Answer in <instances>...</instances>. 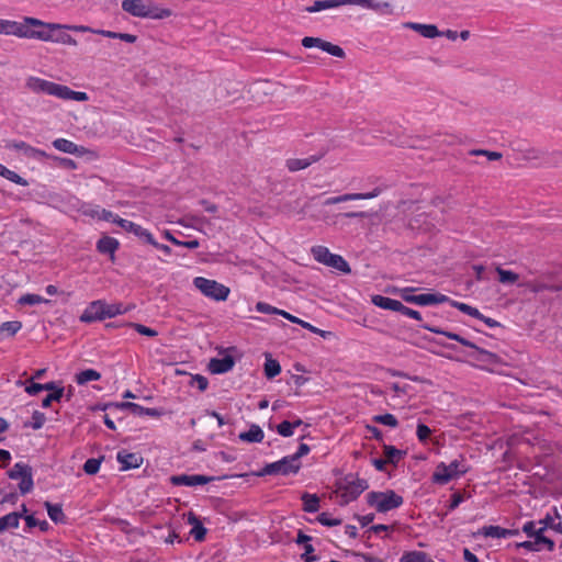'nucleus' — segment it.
Returning <instances> with one entry per match:
<instances>
[{
	"label": "nucleus",
	"instance_id": "nucleus-31",
	"mask_svg": "<svg viewBox=\"0 0 562 562\" xmlns=\"http://www.w3.org/2000/svg\"><path fill=\"white\" fill-rule=\"evenodd\" d=\"M45 508L47 509V514L49 518L55 524H65L66 522V515L63 512L60 504H52L50 502L44 503Z\"/></svg>",
	"mask_w": 562,
	"mask_h": 562
},
{
	"label": "nucleus",
	"instance_id": "nucleus-14",
	"mask_svg": "<svg viewBox=\"0 0 562 562\" xmlns=\"http://www.w3.org/2000/svg\"><path fill=\"white\" fill-rule=\"evenodd\" d=\"M387 189V186L382 183L376 186L372 191L366 192V193H346L337 196L328 198L324 205H333L338 204L341 202L347 201H355V200H369L379 196L383 191Z\"/></svg>",
	"mask_w": 562,
	"mask_h": 562
},
{
	"label": "nucleus",
	"instance_id": "nucleus-57",
	"mask_svg": "<svg viewBox=\"0 0 562 562\" xmlns=\"http://www.w3.org/2000/svg\"><path fill=\"white\" fill-rule=\"evenodd\" d=\"M190 385H191V386L196 385V387H198L201 392H203V391H205V390L207 389V386H209V380H207L205 376L201 375V374H195V375H192V376H191Z\"/></svg>",
	"mask_w": 562,
	"mask_h": 562
},
{
	"label": "nucleus",
	"instance_id": "nucleus-4",
	"mask_svg": "<svg viewBox=\"0 0 562 562\" xmlns=\"http://www.w3.org/2000/svg\"><path fill=\"white\" fill-rule=\"evenodd\" d=\"M337 492L340 493V506L348 505L350 502L356 501L366 490L369 488V483L366 479H360L357 474L349 473L336 482Z\"/></svg>",
	"mask_w": 562,
	"mask_h": 562
},
{
	"label": "nucleus",
	"instance_id": "nucleus-10",
	"mask_svg": "<svg viewBox=\"0 0 562 562\" xmlns=\"http://www.w3.org/2000/svg\"><path fill=\"white\" fill-rule=\"evenodd\" d=\"M7 475L11 480H20L19 490L22 495L32 492L34 487L32 467L24 462H16Z\"/></svg>",
	"mask_w": 562,
	"mask_h": 562
},
{
	"label": "nucleus",
	"instance_id": "nucleus-55",
	"mask_svg": "<svg viewBox=\"0 0 562 562\" xmlns=\"http://www.w3.org/2000/svg\"><path fill=\"white\" fill-rule=\"evenodd\" d=\"M256 311L259 312V313H262V314H274V315H280L281 311L282 310H279L266 302H258L256 304Z\"/></svg>",
	"mask_w": 562,
	"mask_h": 562
},
{
	"label": "nucleus",
	"instance_id": "nucleus-17",
	"mask_svg": "<svg viewBox=\"0 0 562 562\" xmlns=\"http://www.w3.org/2000/svg\"><path fill=\"white\" fill-rule=\"evenodd\" d=\"M214 476L202 474H179L170 476L169 481L175 486H196L204 485L214 481Z\"/></svg>",
	"mask_w": 562,
	"mask_h": 562
},
{
	"label": "nucleus",
	"instance_id": "nucleus-28",
	"mask_svg": "<svg viewBox=\"0 0 562 562\" xmlns=\"http://www.w3.org/2000/svg\"><path fill=\"white\" fill-rule=\"evenodd\" d=\"M53 146L63 153L71 154V155H81L85 151L82 146H78L71 140L66 138H57L53 142Z\"/></svg>",
	"mask_w": 562,
	"mask_h": 562
},
{
	"label": "nucleus",
	"instance_id": "nucleus-9",
	"mask_svg": "<svg viewBox=\"0 0 562 562\" xmlns=\"http://www.w3.org/2000/svg\"><path fill=\"white\" fill-rule=\"evenodd\" d=\"M313 257L316 261L331 267L340 272L350 273L351 269L349 263L340 256L331 254L325 246H314L312 248Z\"/></svg>",
	"mask_w": 562,
	"mask_h": 562
},
{
	"label": "nucleus",
	"instance_id": "nucleus-1",
	"mask_svg": "<svg viewBox=\"0 0 562 562\" xmlns=\"http://www.w3.org/2000/svg\"><path fill=\"white\" fill-rule=\"evenodd\" d=\"M26 22L35 27L34 38L36 40L72 46L77 45V41L65 32V30H68V25L47 23L38 19H27Z\"/></svg>",
	"mask_w": 562,
	"mask_h": 562
},
{
	"label": "nucleus",
	"instance_id": "nucleus-60",
	"mask_svg": "<svg viewBox=\"0 0 562 562\" xmlns=\"http://www.w3.org/2000/svg\"><path fill=\"white\" fill-rule=\"evenodd\" d=\"M537 524L538 522H536L533 520H529V521L525 522L521 528L522 532H525L527 535V537L535 539L538 533Z\"/></svg>",
	"mask_w": 562,
	"mask_h": 562
},
{
	"label": "nucleus",
	"instance_id": "nucleus-5",
	"mask_svg": "<svg viewBox=\"0 0 562 562\" xmlns=\"http://www.w3.org/2000/svg\"><path fill=\"white\" fill-rule=\"evenodd\" d=\"M469 471L465 458L460 454L459 459L452 460L449 464L440 462L432 474V482L436 484H447L451 480L457 479Z\"/></svg>",
	"mask_w": 562,
	"mask_h": 562
},
{
	"label": "nucleus",
	"instance_id": "nucleus-47",
	"mask_svg": "<svg viewBox=\"0 0 562 562\" xmlns=\"http://www.w3.org/2000/svg\"><path fill=\"white\" fill-rule=\"evenodd\" d=\"M25 524L27 528L38 527L41 531H47L49 529V524L46 520H38L34 517V515H29L24 517Z\"/></svg>",
	"mask_w": 562,
	"mask_h": 562
},
{
	"label": "nucleus",
	"instance_id": "nucleus-6",
	"mask_svg": "<svg viewBox=\"0 0 562 562\" xmlns=\"http://www.w3.org/2000/svg\"><path fill=\"white\" fill-rule=\"evenodd\" d=\"M366 498L367 504L374 507L378 513H387L401 507L404 503L403 497L393 490H386L384 492L372 491L367 494Z\"/></svg>",
	"mask_w": 562,
	"mask_h": 562
},
{
	"label": "nucleus",
	"instance_id": "nucleus-19",
	"mask_svg": "<svg viewBox=\"0 0 562 562\" xmlns=\"http://www.w3.org/2000/svg\"><path fill=\"white\" fill-rule=\"evenodd\" d=\"M116 459L121 464L122 471L137 469L143 463V457L139 453L134 452L119 451Z\"/></svg>",
	"mask_w": 562,
	"mask_h": 562
},
{
	"label": "nucleus",
	"instance_id": "nucleus-22",
	"mask_svg": "<svg viewBox=\"0 0 562 562\" xmlns=\"http://www.w3.org/2000/svg\"><path fill=\"white\" fill-rule=\"evenodd\" d=\"M484 537L491 538H509L519 535L518 529H506L499 526H484L480 531Z\"/></svg>",
	"mask_w": 562,
	"mask_h": 562
},
{
	"label": "nucleus",
	"instance_id": "nucleus-43",
	"mask_svg": "<svg viewBox=\"0 0 562 562\" xmlns=\"http://www.w3.org/2000/svg\"><path fill=\"white\" fill-rule=\"evenodd\" d=\"M450 302L453 307L458 308L460 312H462L467 315H470L475 318L482 317V313L476 307H473L471 305H468L465 303L458 302V301H450Z\"/></svg>",
	"mask_w": 562,
	"mask_h": 562
},
{
	"label": "nucleus",
	"instance_id": "nucleus-64",
	"mask_svg": "<svg viewBox=\"0 0 562 562\" xmlns=\"http://www.w3.org/2000/svg\"><path fill=\"white\" fill-rule=\"evenodd\" d=\"M314 552V547L312 544L304 546V553L301 555V559L304 562H314L317 558L312 555Z\"/></svg>",
	"mask_w": 562,
	"mask_h": 562
},
{
	"label": "nucleus",
	"instance_id": "nucleus-61",
	"mask_svg": "<svg viewBox=\"0 0 562 562\" xmlns=\"http://www.w3.org/2000/svg\"><path fill=\"white\" fill-rule=\"evenodd\" d=\"M390 527L387 525L379 524L371 526L368 530H366L362 535V538L369 540L371 538V533H380L382 531H387Z\"/></svg>",
	"mask_w": 562,
	"mask_h": 562
},
{
	"label": "nucleus",
	"instance_id": "nucleus-63",
	"mask_svg": "<svg viewBox=\"0 0 562 562\" xmlns=\"http://www.w3.org/2000/svg\"><path fill=\"white\" fill-rule=\"evenodd\" d=\"M463 495L459 492L453 493L450 497V503L448 505V510H454L462 502Z\"/></svg>",
	"mask_w": 562,
	"mask_h": 562
},
{
	"label": "nucleus",
	"instance_id": "nucleus-26",
	"mask_svg": "<svg viewBox=\"0 0 562 562\" xmlns=\"http://www.w3.org/2000/svg\"><path fill=\"white\" fill-rule=\"evenodd\" d=\"M325 153H321L318 155H312L308 158L299 159L292 158L286 160V167L290 171L295 172L302 169L307 168L312 164L321 160L324 157Z\"/></svg>",
	"mask_w": 562,
	"mask_h": 562
},
{
	"label": "nucleus",
	"instance_id": "nucleus-52",
	"mask_svg": "<svg viewBox=\"0 0 562 562\" xmlns=\"http://www.w3.org/2000/svg\"><path fill=\"white\" fill-rule=\"evenodd\" d=\"M316 520L319 524H322L323 526H326V527H335V526H339L341 524V519H339V518H330L327 513H321L316 517Z\"/></svg>",
	"mask_w": 562,
	"mask_h": 562
},
{
	"label": "nucleus",
	"instance_id": "nucleus-41",
	"mask_svg": "<svg viewBox=\"0 0 562 562\" xmlns=\"http://www.w3.org/2000/svg\"><path fill=\"white\" fill-rule=\"evenodd\" d=\"M535 540L538 547L541 548V546H543L549 552H552L555 548L554 541L544 536V528H538V533Z\"/></svg>",
	"mask_w": 562,
	"mask_h": 562
},
{
	"label": "nucleus",
	"instance_id": "nucleus-21",
	"mask_svg": "<svg viewBox=\"0 0 562 562\" xmlns=\"http://www.w3.org/2000/svg\"><path fill=\"white\" fill-rule=\"evenodd\" d=\"M95 248L100 254L109 255L111 260H114L115 251L120 248V243L114 237L103 236L97 241Z\"/></svg>",
	"mask_w": 562,
	"mask_h": 562
},
{
	"label": "nucleus",
	"instance_id": "nucleus-59",
	"mask_svg": "<svg viewBox=\"0 0 562 562\" xmlns=\"http://www.w3.org/2000/svg\"><path fill=\"white\" fill-rule=\"evenodd\" d=\"M416 435L419 441L425 442L429 439L431 430L427 425L419 423L417 425Z\"/></svg>",
	"mask_w": 562,
	"mask_h": 562
},
{
	"label": "nucleus",
	"instance_id": "nucleus-20",
	"mask_svg": "<svg viewBox=\"0 0 562 562\" xmlns=\"http://www.w3.org/2000/svg\"><path fill=\"white\" fill-rule=\"evenodd\" d=\"M234 364V358L228 355L223 358H212L209 363V370L213 374H223L232 370Z\"/></svg>",
	"mask_w": 562,
	"mask_h": 562
},
{
	"label": "nucleus",
	"instance_id": "nucleus-44",
	"mask_svg": "<svg viewBox=\"0 0 562 562\" xmlns=\"http://www.w3.org/2000/svg\"><path fill=\"white\" fill-rule=\"evenodd\" d=\"M373 422L392 427V428H395L398 426L397 418L393 414H390V413L373 416Z\"/></svg>",
	"mask_w": 562,
	"mask_h": 562
},
{
	"label": "nucleus",
	"instance_id": "nucleus-50",
	"mask_svg": "<svg viewBox=\"0 0 562 562\" xmlns=\"http://www.w3.org/2000/svg\"><path fill=\"white\" fill-rule=\"evenodd\" d=\"M65 396V390H55V392L49 393L42 401V407L47 408L52 405L53 402H60V400Z\"/></svg>",
	"mask_w": 562,
	"mask_h": 562
},
{
	"label": "nucleus",
	"instance_id": "nucleus-7",
	"mask_svg": "<svg viewBox=\"0 0 562 562\" xmlns=\"http://www.w3.org/2000/svg\"><path fill=\"white\" fill-rule=\"evenodd\" d=\"M25 85L35 93H45L63 100H70L71 89L67 86L55 83L38 77H29Z\"/></svg>",
	"mask_w": 562,
	"mask_h": 562
},
{
	"label": "nucleus",
	"instance_id": "nucleus-38",
	"mask_svg": "<svg viewBox=\"0 0 562 562\" xmlns=\"http://www.w3.org/2000/svg\"><path fill=\"white\" fill-rule=\"evenodd\" d=\"M263 371L267 379H273L281 372V366L278 360L267 357Z\"/></svg>",
	"mask_w": 562,
	"mask_h": 562
},
{
	"label": "nucleus",
	"instance_id": "nucleus-49",
	"mask_svg": "<svg viewBox=\"0 0 562 562\" xmlns=\"http://www.w3.org/2000/svg\"><path fill=\"white\" fill-rule=\"evenodd\" d=\"M45 422H46L45 414L40 411H34L32 414V422L30 424H25V426H30L34 430H37L44 426Z\"/></svg>",
	"mask_w": 562,
	"mask_h": 562
},
{
	"label": "nucleus",
	"instance_id": "nucleus-16",
	"mask_svg": "<svg viewBox=\"0 0 562 562\" xmlns=\"http://www.w3.org/2000/svg\"><path fill=\"white\" fill-rule=\"evenodd\" d=\"M113 223L117 224L124 231L134 234L142 241L146 244L153 243V234L140 225L120 216H115V218H113Z\"/></svg>",
	"mask_w": 562,
	"mask_h": 562
},
{
	"label": "nucleus",
	"instance_id": "nucleus-18",
	"mask_svg": "<svg viewBox=\"0 0 562 562\" xmlns=\"http://www.w3.org/2000/svg\"><path fill=\"white\" fill-rule=\"evenodd\" d=\"M7 149L22 150L24 156L31 159L41 160L47 158L48 155L38 148H35L23 140H9L5 144Z\"/></svg>",
	"mask_w": 562,
	"mask_h": 562
},
{
	"label": "nucleus",
	"instance_id": "nucleus-40",
	"mask_svg": "<svg viewBox=\"0 0 562 562\" xmlns=\"http://www.w3.org/2000/svg\"><path fill=\"white\" fill-rule=\"evenodd\" d=\"M164 237L171 241L172 244L177 245V246H182V247H186L188 249H196L199 246H200V243L198 239H191V240H187V241H182V239H177L176 237H173V235L166 231L164 233Z\"/></svg>",
	"mask_w": 562,
	"mask_h": 562
},
{
	"label": "nucleus",
	"instance_id": "nucleus-42",
	"mask_svg": "<svg viewBox=\"0 0 562 562\" xmlns=\"http://www.w3.org/2000/svg\"><path fill=\"white\" fill-rule=\"evenodd\" d=\"M496 271L498 273V280L503 284H514L519 279V276L510 270H504L497 267Z\"/></svg>",
	"mask_w": 562,
	"mask_h": 562
},
{
	"label": "nucleus",
	"instance_id": "nucleus-15",
	"mask_svg": "<svg viewBox=\"0 0 562 562\" xmlns=\"http://www.w3.org/2000/svg\"><path fill=\"white\" fill-rule=\"evenodd\" d=\"M302 46L305 48L317 47L338 58H345L346 56L345 50L340 46L331 44L330 42L324 41L319 37L305 36L302 40Z\"/></svg>",
	"mask_w": 562,
	"mask_h": 562
},
{
	"label": "nucleus",
	"instance_id": "nucleus-29",
	"mask_svg": "<svg viewBox=\"0 0 562 562\" xmlns=\"http://www.w3.org/2000/svg\"><path fill=\"white\" fill-rule=\"evenodd\" d=\"M371 302L375 306L383 308V310L398 312V310L402 308V302L391 299V297H387V296L379 295V294L373 295Z\"/></svg>",
	"mask_w": 562,
	"mask_h": 562
},
{
	"label": "nucleus",
	"instance_id": "nucleus-36",
	"mask_svg": "<svg viewBox=\"0 0 562 562\" xmlns=\"http://www.w3.org/2000/svg\"><path fill=\"white\" fill-rule=\"evenodd\" d=\"M383 452L386 457V461L396 465L398 461L406 454L405 451L397 449L394 446L384 445Z\"/></svg>",
	"mask_w": 562,
	"mask_h": 562
},
{
	"label": "nucleus",
	"instance_id": "nucleus-3",
	"mask_svg": "<svg viewBox=\"0 0 562 562\" xmlns=\"http://www.w3.org/2000/svg\"><path fill=\"white\" fill-rule=\"evenodd\" d=\"M422 327L431 333H435L438 335H443L449 339L460 342L462 346L473 349L474 353H471L470 356L473 357L477 361L488 362V363H497L498 362V356L496 353L479 347L476 344L472 342L471 340L462 337L461 335H459L457 333L445 330L440 327L431 326L429 324H423Z\"/></svg>",
	"mask_w": 562,
	"mask_h": 562
},
{
	"label": "nucleus",
	"instance_id": "nucleus-2",
	"mask_svg": "<svg viewBox=\"0 0 562 562\" xmlns=\"http://www.w3.org/2000/svg\"><path fill=\"white\" fill-rule=\"evenodd\" d=\"M130 308L123 307L122 303L108 304L105 301L98 300L91 302L80 316L82 323H93L97 321H103L105 318H112L117 315L124 314Z\"/></svg>",
	"mask_w": 562,
	"mask_h": 562
},
{
	"label": "nucleus",
	"instance_id": "nucleus-35",
	"mask_svg": "<svg viewBox=\"0 0 562 562\" xmlns=\"http://www.w3.org/2000/svg\"><path fill=\"white\" fill-rule=\"evenodd\" d=\"M400 562H434V560L424 551H407L403 553Z\"/></svg>",
	"mask_w": 562,
	"mask_h": 562
},
{
	"label": "nucleus",
	"instance_id": "nucleus-39",
	"mask_svg": "<svg viewBox=\"0 0 562 562\" xmlns=\"http://www.w3.org/2000/svg\"><path fill=\"white\" fill-rule=\"evenodd\" d=\"M146 11L149 15H145V19L162 20L172 14L170 9L159 8L157 5H147Z\"/></svg>",
	"mask_w": 562,
	"mask_h": 562
},
{
	"label": "nucleus",
	"instance_id": "nucleus-58",
	"mask_svg": "<svg viewBox=\"0 0 562 562\" xmlns=\"http://www.w3.org/2000/svg\"><path fill=\"white\" fill-rule=\"evenodd\" d=\"M4 178L15 184H19V186H22V187H27L29 186V182L26 179L22 178L21 176H19L16 172L8 169L7 172H5V176Z\"/></svg>",
	"mask_w": 562,
	"mask_h": 562
},
{
	"label": "nucleus",
	"instance_id": "nucleus-30",
	"mask_svg": "<svg viewBox=\"0 0 562 562\" xmlns=\"http://www.w3.org/2000/svg\"><path fill=\"white\" fill-rule=\"evenodd\" d=\"M263 437V430L256 424H252L247 431L238 435V438L245 442H261Z\"/></svg>",
	"mask_w": 562,
	"mask_h": 562
},
{
	"label": "nucleus",
	"instance_id": "nucleus-53",
	"mask_svg": "<svg viewBox=\"0 0 562 562\" xmlns=\"http://www.w3.org/2000/svg\"><path fill=\"white\" fill-rule=\"evenodd\" d=\"M206 528L202 525L201 521H196L194 524L193 528L191 529V535L193 536L194 540L198 542H201L205 539L206 536Z\"/></svg>",
	"mask_w": 562,
	"mask_h": 562
},
{
	"label": "nucleus",
	"instance_id": "nucleus-51",
	"mask_svg": "<svg viewBox=\"0 0 562 562\" xmlns=\"http://www.w3.org/2000/svg\"><path fill=\"white\" fill-rule=\"evenodd\" d=\"M130 327L134 328L139 335H143V336H148V337H156L158 335V331L150 328V327H147L143 324H138V323H128L127 324Z\"/></svg>",
	"mask_w": 562,
	"mask_h": 562
},
{
	"label": "nucleus",
	"instance_id": "nucleus-62",
	"mask_svg": "<svg viewBox=\"0 0 562 562\" xmlns=\"http://www.w3.org/2000/svg\"><path fill=\"white\" fill-rule=\"evenodd\" d=\"M398 313H401L407 317L414 318L416 321H422V314L418 311L407 307L403 303H402V308L398 310Z\"/></svg>",
	"mask_w": 562,
	"mask_h": 562
},
{
	"label": "nucleus",
	"instance_id": "nucleus-27",
	"mask_svg": "<svg viewBox=\"0 0 562 562\" xmlns=\"http://www.w3.org/2000/svg\"><path fill=\"white\" fill-rule=\"evenodd\" d=\"M346 4H351V0H317L313 3V5L307 7L305 11L315 13L322 10L334 9Z\"/></svg>",
	"mask_w": 562,
	"mask_h": 562
},
{
	"label": "nucleus",
	"instance_id": "nucleus-46",
	"mask_svg": "<svg viewBox=\"0 0 562 562\" xmlns=\"http://www.w3.org/2000/svg\"><path fill=\"white\" fill-rule=\"evenodd\" d=\"M19 304L21 305H36L40 303H46L47 300H45L43 296L38 294H24L19 299Z\"/></svg>",
	"mask_w": 562,
	"mask_h": 562
},
{
	"label": "nucleus",
	"instance_id": "nucleus-13",
	"mask_svg": "<svg viewBox=\"0 0 562 562\" xmlns=\"http://www.w3.org/2000/svg\"><path fill=\"white\" fill-rule=\"evenodd\" d=\"M27 19L31 18L25 16L22 22L0 19V34L34 38L35 27L26 22Z\"/></svg>",
	"mask_w": 562,
	"mask_h": 562
},
{
	"label": "nucleus",
	"instance_id": "nucleus-54",
	"mask_svg": "<svg viewBox=\"0 0 562 562\" xmlns=\"http://www.w3.org/2000/svg\"><path fill=\"white\" fill-rule=\"evenodd\" d=\"M277 432L282 437H291L294 432L292 429V424L289 420H283L279 425L276 426Z\"/></svg>",
	"mask_w": 562,
	"mask_h": 562
},
{
	"label": "nucleus",
	"instance_id": "nucleus-25",
	"mask_svg": "<svg viewBox=\"0 0 562 562\" xmlns=\"http://www.w3.org/2000/svg\"><path fill=\"white\" fill-rule=\"evenodd\" d=\"M351 4L371 9L381 14H392L393 8L389 2H376L374 0H351Z\"/></svg>",
	"mask_w": 562,
	"mask_h": 562
},
{
	"label": "nucleus",
	"instance_id": "nucleus-12",
	"mask_svg": "<svg viewBox=\"0 0 562 562\" xmlns=\"http://www.w3.org/2000/svg\"><path fill=\"white\" fill-rule=\"evenodd\" d=\"M301 469L292 460L291 456H285L281 460L266 464L260 471L256 473L257 476L266 475H290L299 473Z\"/></svg>",
	"mask_w": 562,
	"mask_h": 562
},
{
	"label": "nucleus",
	"instance_id": "nucleus-34",
	"mask_svg": "<svg viewBox=\"0 0 562 562\" xmlns=\"http://www.w3.org/2000/svg\"><path fill=\"white\" fill-rule=\"evenodd\" d=\"M101 379V373L93 369H86L75 375V381L78 385H85L90 381H98Z\"/></svg>",
	"mask_w": 562,
	"mask_h": 562
},
{
	"label": "nucleus",
	"instance_id": "nucleus-8",
	"mask_svg": "<svg viewBox=\"0 0 562 562\" xmlns=\"http://www.w3.org/2000/svg\"><path fill=\"white\" fill-rule=\"evenodd\" d=\"M415 288H403L396 290L398 295L403 301L411 304H416L420 306H428L440 304L445 302H449L450 299L441 293H423V294H413Z\"/></svg>",
	"mask_w": 562,
	"mask_h": 562
},
{
	"label": "nucleus",
	"instance_id": "nucleus-23",
	"mask_svg": "<svg viewBox=\"0 0 562 562\" xmlns=\"http://www.w3.org/2000/svg\"><path fill=\"white\" fill-rule=\"evenodd\" d=\"M404 27L413 30L426 38H434V37L440 36V31L434 24H422V23H415V22H406V23H404Z\"/></svg>",
	"mask_w": 562,
	"mask_h": 562
},
{
	"label": "nucleus",
	"instance_id": "nucleus-32",
	"mask_svg": "<svg viewBox=\"0 0 562 562\" xmlns=\"http://www.w3.org/2000/svg\"><path fill=\"white\" fill-rule=\"evenodd\" d=\"M303 510L306 513H316L319 509V497L316 494L303 493L301 496Z\"/></svg>",
	"mask_w": 562,
	"mask_h": 562
},
{
	"label": "nucleus",
	"instance_id": "nucleus-37",
	"mask_svg": "<svg viewBox=\"0 0 562 562\" xmlns=\"http://www.w3.org/2000/svg\"><path fill=\"white\" fill-rule=\"evenodd\" d=\"M22 327L21 322L10 321L0 324V339L14 336Z\"/></svg>",
	"mask_w": 562,
	"mask_h": 562
},
{
	"label": "nucleus",
	"instance_id": "nucleus-45",
	"mask_svg": "<svg viewBox=\"0 0 562 562\" xmlns=\"http://www.w3.org/2000/svg\"><path fill=\"white\" fill-rule=\"evenodd\" d=\"M103 458H100V459H95V458H90L88 459L85 464H83V471L86 474L88 475H94L99 472L100 470V465H101V461H102Z\"/></svg>",
	"mask_w": 562,
	"mask_h": 562
},
{
	"label": "nucleus",
	"instance_id": "nucleus-33",
	"mask_svg": "<svg viewBox=\"0 0 562 562\" xmlns=\"http://www.w3.org/2000/svg\"><path fill=\"white\" fill-rule=\"evenodd\" d=\"M22 513H9L0 518V532L9 528H18Z\"/></svg>",
	"mask_w": 562,
	"mask_h": 562
},
{
	"label": "nucleus",
	"instance_id": "nucleus-24",
	"mask_svg": "<svg viewBox=\"0 0 562 562\" xmlns=\"http://www.w3.org/2000/svg\"><path fill=\"white\" fill-rule=\"evenodd\" d=\"M122 9L131 15L137 18L145 19V15H149L148 12L146 11L147 5L144 3L143 0H123Z\"/></svg>",
	"mask_w": 562,
	"mask_h": 562
},
{
	"label": "nucleus",
	"instance_id": "nucleus-48",
	"mask_svg": "<svg viewBox=\"0 0 562 562\" xmlns=\"http://www.w3.org/2000/svg\"><path fill=\"white\" fill-rule=\"evenodd\" d=\"M115 408L121 411H130L134 415L142 416L143 406L133 402H117V404H115Z\"/></svg>",
	"mask_w": 562,
	"mask_h": 562
},
{
	"label": "nucleus",
	"instance_id": "nucleus-11",
	"mask_svg": "<svg viewBox=\"0 0 562 562\" xmlns=\"http://www.w3.org/2000/svg\"><path fill=\"white\" fill-rule=\"evenodd\" d=\"M193 284L205 296L211 297L215 301H225L229 294V289L215 280H210L203 277H196L193 280Z\"/></svg>",
	"mask_w": 562,
	"mask_h": 562
},
{
	"label": "nucleus",
	"instance_id": "nucleus-56",
	"mask_svg": "<svg viewBox=\"0 0 562 562\" xmlns=\"http://www.w3.org/2000/svg\"><path fill=\"white\" fill-rule=\"evenodd\" d=\"M311 451V448L306 443H300L297 451L293 454H290L292 460L299 465L301 469L302 463L300 459L304 456H306Z\"/></svg>",
	"mask_w": 562,
	"mask_h": 562
}]
</instances>
